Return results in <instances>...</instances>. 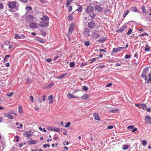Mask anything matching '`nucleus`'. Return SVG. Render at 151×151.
I'll return each mask as SVG.
<instances>
[{"label": "nucleus", "instance_id": "1", "mask_svg": "<svg viewBox=\"0 0 151 151\" xmlns=\"http://www.w3.org/2000/svg\"><path fill=\"white\" fill-rule=\"evenodd\" d=\"M7 5L8 8L10 10H13L15 9L17 7V2L16 1L9 2L7 4Z\"/></svg>", "mask_w": 151, "mask_h": 151}, {"label": "nucleus", "instance_id": "2", "mask_svg": "<svg viewBox=\"0 0 151 151\" xmlns=\"http://www.w3.org/2000/svg\"><path fill=\"white\" fill-rule=\"evenodd\" d=\"M149 68L147 67H146L143 69L141 77L146 81L147 79V77L146 76V74L148 71Z\"/></svg>", "mask_w": 151, "mask_h": 151}, {"label": "nucleus", "instance_id": "3", "mask_svg": "<svg viewBox=\"0 0 151 151\" xmlns=\"http://www.w3.org/2000/svg\"><path fill=\"white\" fill-rule=\"evenodd\" d=\"M125 50V47H120L117 48H114L112 51L113 53L122 51Z\"/></svg>", "mask_w": 151, "mask_h": 151}, {"label": "nucleus", "instance_id": "4", "mask_svg": "<svg viewBox=\"0 0 151 151\" xmlns=\"http://www.w3.org/2000/svg\"><path fill=\"white\" fill-rule=\"evenodd\" d=\"M90 29L87 28H85L83 30V34L84 36L88 37L90 36Z\"/></svg>", "mask_w": 151, "mask_h": 151}, {"label": "nucleus", "instance_id": "5", "mask_svg": "<svg viewBox=\"0 0 151 151\" xmlns=\"http://www.w3.org/2000/svg\"><path fill=\"white\" fill-rule=\"evenodd\" d=\"M100 35L97 32L96 30L93 31L92 35V37L93 39L96 40L100 37Z\"/></svg>", "mask_w": 151, "mask_h": 151}, {"label": "nucleus", "instance_id": "6", "mask_svg": "<svg viewBox=\"0 0 151 151\" xmlns=\"http://www.w3.org/2000/svg\"><path fill=\"white\" fill-rule=\"evenodd\" d=\"M48 22H46L45 21H42L40 22L39 25L42 27H45L48 25Z\"/></svg>", "mask_w": 151, "mask_h": 151}, {"label": "nucleus", "instance_id": "7", "mask_svg": "<svg viewBox=\"0 0 151 151\" xmlns=\"http://www.w3.org/2000/svg\"><path fill=\"white\" fill-rule=\"evenodd\" d=\"M94 10L93 7L91 6H88L86 9V12L87 13L92 12Z\"/></svg>", "mask_w": 151, "mask_h": 151}, {"label": "nucleus", "instance_id": "8", "mask_svg": "<svg viewBox=\"0 0 151 151\" xmlns=\"http://www.w3.org/2000/svg\"><path fill=\"white\" fill-rule=\"evenodd\" d=\"M145 124L149 123L151 124V117L148 116H146L145 119Z\"/></svg>", "mask_w": 151, "mask_h": 151}, {"label": "nucleus", "instance_id": "9", "mask_svg": "<svg viewBox=\"0 0 151 151\" xmlns=\"http://www.w3.org/2000/svg\"><path fill=\"white\" fill-rule=\"evenodd\" d=\"M74 24L73 23L71 24L69 26L68 32L69 34H71L74 29Z\"/></svg>", "mask_w": 151, "mask_h": 151}, {"label": "nucleus", "instance_id": "10", "mask_svg": "<svg viewBox=\"0 0 151 151\" xmlns=\"http://www.w3.org/2000/svg\"><path fill=\"white\" fill-rule=\"evenodd\" d=\"M136 106L138 107H141L142 109L143 110H145L147 109V106L146 105L144 104H136Z\"/></svg>", "mask_w": 151, "mask_h": 151}, {"label": "nucleus", "instance_id": "11", "mask_svg": "<svg viewBox=\"0 0 151 151\" xmlns=\"http://www.w3.org/2000/svg\"><path fill=\"white\" fill-rule=\"evenodd\" d=\"M103 8L99 5H96L95 7V10L98 12H101L102 11Z\"/></svg>", "mask_w": 151, "mask_h": 151}, {"label": "nucleus", "instance_id": "12", "mask_svg": "<svg viewBox=\"0 0 151 151\" xmlns=\"http://www.w3.org/2000/svg\"><path fill=\"white\" fill-rule=\"evenodd\" d=\"M33 17L32 15H28L27 16L25 20L27 21H32Z\"/></svg>", "mask_w": 151, "mask_h": 151}, {"label": "nucleus", "instance_id": "13", "mask_svg": "<svg viewBox=\"0 0 151 151\" xmlns=\"http://www.w3.org/2000/svg\"><path fill=\"white\" fill-rule=\"evenodd\" d=\"M95 25V24L93 21L88 22V27L91 29H92Z\"/></svg>", "mask_w": 151, "mask_h": 151}, {"label": "nucleus", "instance_id": "14", "mask_svg": "<svg viewBox=\"0 0 151 151\" xmlns=\"http://www.w3.org/2000/svg\"><path fill=\"white\" fill-rule=\"evenodd\" d=\"M30 28H36L37 27V26L36 23L32 22L29 25Z\"/></svg>", "mask_w": 151, "mask_h": 151}, {"label": "nucleus", "instance_id": "15", "mask_svg": "<svg viewBox=\"0 0 151 151\" xmlns=\"http://www.w3.org/2000/svg\"><path fill=\"white\" fill-rule=\"evenodd\" d=\"M31 130H29V131L25 132L24 133L23 135L26 137H29L32 136L31 134Z\"/></svg>", "mask_w": 151, "mask_h": 151}, {"label": "nucleus", "instance_id": "16", "mask_svg": "<svg viewBox=\"0 0 151 151\" xmlns=\"http://www.w3.org/2000/svg\"><path fill=\"white\" fill-rule=\"evenodd\" d=\"M106 40V37H103L102 38L99 39L97 41L100 43H102L105 42Z\"/></svg>", "mask_w": 151, "mask_h": 151}, {"label": "nucleus", "instance_id": "17", "mask_svg": "<svg viewBox=\"0 0 151 151\" xmlns=\"http://www.w3.org/2000/svg\"><path fill=\"white\" fill-rule=\"evenodd\" d=\"M93 116L94 117V119L95 120L99 121L100 119L99 114L96 113H94L93 114Z\"/></svg>", "mask_w": 151, "mask_h": 151}, {"label": "nucleus", "instance_id": "18", "mask_svg": "<svg viewBox=\"0 0 151 151\" xmlns=\"http://www.w3.org/2000/svg\"><path fill=\"white\" fill-rule=\"evenodd\" d=\"M67 97L70 99H72L78 98V96H73V95H72L71 93H68L67 94Z\"/></svg>", "mask_w": 151, "mask_h": 151}, {"label": "nucleus", "instance_id": "19", "mask_svg": "<svg viewBox=\"0 0 151 151\" xmlns=\"http://www.w3.org/2000/svg\"><path fill=\"white\" fill-rule=\"evenodd\" d=\"M42 21H45L46 22H48L49 17L47 16H44L41 18Z\"/></svg>", "mask_w": 151, "mask_h": 151}, {"label": "nucleus", "instance_id": "20", "mask_svg": "<svg viewBox=\"0 0 151 151\" xmlns=\"http://www.w3.org/2000/svg\"><path fill=\"white\" fill-rule=\"evenodd\" d=\"M89 96L87 94H84L81 97V98L83 100H85L86 99L89 98Z\"/></svg>", "mask_w": 151, "mask_h": 151}, {"label": "nucleus", "instance_id": "21", "mask_svg": "<svg viewBox=\"0 0 151 151\" xmlns=\"http://www.w3.org/2000/svg\"><path fill=\"white\" fill-rule=\"evenodd\" d=\"M126 29L127 27L126 26H124L121 27L120 29H118L117 30V32H122L124 30H126Z\"/></svg>", "mask_w": 151, "mask_h": 151}, {"label": "nucleus", "instance_id": "22", "mask_svg": "<svg viewBox=\"0 0 151 151\" xmlns=\"http://www.w3.org/2000/svg\"><path fill=\"white\" fill-rule=\"evenodd\" d=\"M4 115L5 117H8L9 119H13V117L9 114L5 113L4 114Z\"/></svg>", "mask_w": 151, "mask_h": 151}, {"label": "nucleus", "instance_id": "23", "mask_svg": "<svg viewBox=\"0 0 151 151\" xmlns=\"http://www.w3.org/2000/svg\"><path fill=\"white\" fill-rule=\"evenodd\" d=\"M67 75V74L66 73H65L64 74H63V75H60L58 77L56 78L59 79H61L65 77V76Z\"/></svg>", "mask_w": 151, "mask_h": 151}, {"label": "nucleus", "instance_id": "24", "mask_svg": "<svg viewBox=\"0 0 151 151\" xmlns=\"http://www.w3.org/2000/svg\"><path fill=\"white\" fill-rule=\"evenodd\" d=\"M82 11V8L81 7V6H79V8L77 9L75 12H72V14H73L75 12H78L79 13L81 12Z\"/></svg>", "mask_w": 151, "mask_h": 151}, {"label": "nucleus", "instance_id": "25", "mask_svg": "<svg viewBox=\"0 0 151 151\" xmlns=\"http://www.w3.org/2000/svg\"><path fill=\"white\" fill-rule=\"evenodd\" d=\"M28 143L29 144H34L37 143V142L35 140H30L28 142Z\"/></svg>", "mask_w": 151, "mask_h": 151}, {"label": "nucleus", "instance_id": "26", "mask_svg": "<svg viewBox=\"0 0 151 151\" xmlns=\"http://www.w3.org/2000/svg\"><path fill=\"white\" fill-rule=\"evenodd\" d=\"M99 58H96L92 59L90 62L91 63H92L96 60H97V61H99Z\"/></svg>", "mask_w": 151, "mask_h": 151}, {"label": "nucleus", "instance_id": "27", "mask_svg": "<svg viewBox=\"0 0 151 151\" xmlns=\"http://www.w3.org/2000/svg\"><path fill=\"white\" fill-rule=\"evenodd\" d=\"M54 85V83H50L47 86V88H50L52 86Z\"/></svg>", "mask_w": 151, "mask_h": 151}, {"label": "nucleus", "instance_id": "28", "mask_svg": "<svg viewBox=\"0 0 151 151\" xmlns=\"http://www.w3.org/2000/svg\"><path fill=\"white\" fill-rule=\"evenodd\" d=\"M52 130H53L55 132H59L60 131V129L56 127L54 129H51Z\"/></svg>", "mask_w": 151, "mask_h": 151}, {"label": "nucleus", "instance_id": "29", "mask_svg": "<svg viewBox=\"0 0 151 151\" xmlns=\"http://www.w3.org/2000/svg\"><path fill=\"white\" fill-rule=\"evenodd\" d=\"M129 12V11L128 10H126L124 12V13L123 14V16L124 18H125L126 16L128 14V13Z\"/></svg>", "mask_w": 151, "mask_h": 151}, {"label": "nucleus", "instance_id": "30", "mask_svg": "<svg viewBox=\"0 0 151 151\" xmlns=\"http://www.w3.org/2000/svg\"><path fill=\"white\" fill-rule=\"evenodd\" d=\"M18 112L19 114H21L22 113V107L19 106L18 109Z\"/></svg>", "mask_w": 151, "mask_h": 151}, {"label": "nucleus", "instance_id": "31", "mask_svg": "<svg viewBox=\"0 0 151 151\" xmlns=\"http://www.w3.org/2000/svg\"><path fill=\"white\" fill-rule=\"evenodd\" d=\"M131 10L134 12H137V9L136 7H132L131 9Z\"/></svg>", "mask_w": 151, "mask_h": 151}, {"label": "nucleus", "instance_id": "32", "mask_svg": "<svg viewBox=\"0 0 151 151\" xmlns=\"http://www.w3.org/2000/svg\"><path fill=\"white\" fill-rule=\"evenodd\" d=\"M96 15L94 13H93L90 14V16L91 17V18L92 19H94Z\"/></svg>", "mask_w": 151, "mask_h": 151}, {"label": "nucleus", "instance_id": "33", "mask_svg": "<svg viewBox=\"0 0 151 151\" xmlns=\"http://www.w3.org/2000/svg\"><path fill=\"white\" fill-rule=\"evenodd\" d=\"M71 2V1H69V0L67 1L66 2V4L65 5L66 7H68L69 6V5L70 4Z\"/></svg>", "mask_w": 151, "mask_h": 151}, {"label": "nucleus", "instance_id": "34", "mask_svg": "<svg viewBox=\"0 0 151 151\" xmlns=\"http://www.w3.org/2000/svg\"><path fill=\"white\" fill-rule=\"evenodd\" d=\"M132 29H130L127 33V35H130L132 32Z\"/></svg>", "mask_w": 151, "mask_h": 151}, {"label": "nucleus", "instance_id": "35", "mask_svg": "<svg viewBox=\"0 0 151 151\" xmlns=\"http://www.w3.org/2000/svg\"><path fill=\"white\" fill-rule=\"evenodd\" d=\"M74 62H71L70 64V67H73L75 65Z\"/></svg>", "mask_w": 151, "mask_h": 151}, {"label": "nucleus", "instance_id": "36", "mask_svg": "<svg viewBox=\"0 0 151 151\" xmlns=\"http://www.w3.org/2000/svg\"><path fill=\"white\" fill-rule=\"evenodd\" d=\"M90 45V42L89 41H87L85 43L84 45L86 46H88Z\"/></svg>", "mask_w": 151, "mask_h": 151}, {"label": "nucleus", "instance_id": "37", "mask_svg": "<svg viewBox=\"0 0 151 151\" xmlns=\"http://www.w3.org/2000/svg\"><path fill=\"white\" fill-rule=\"evenodd\" d=\"M142 144L144 146H146L147 144V142L146 140H143L142 141Z\"/></svg>", "mask_w": 151, "mask_h": 151}, {"label": "nucleus", "instance_id": "38", "mask_svg": "<svg viewBox=\"0 0 151 151\" xmlns=\"http://www.w3.org/2000/svg\"><path fill=\"white\" fill-rule=\"evenodd\" d=\"M128 145H124L123 146V149L124 150H125L128 149Z\"/></svg>", "mask_w": 151, "mask_h": 151}, {"label": "nucleus", "instance_id": "39", "mask_svg": "<svg viewBox=\"0 0 151 151\" xmlns=\"http://www.w3.org/2000/svg\"><path fill=\"white\" fill-rule=\"evenodd\" d=\"M111 111L113 113H117V112H119V110H118L117 109H116L111 110Z\"/></svg>", "mask_w": 151, "mask_h": 151}, {"label": "nucleus", "instance_id": "40", "mask_svg": "<svg viewBox=\"0 0 151 151\" xmlns=\"http://www.w3.org/2000/svg\"><path fill=\"white\" fill-rule=\"evenodd\" d=\"M39 129L41 131H43L44 132H46L47 131L44 128H42L41 127H39Z\"/></svg>", "mask_w": 151, "mask_h": 151}, {"label": "nucleus", "instance_id": "41", "mask_svg": "<svg viewBox=\"0 0 151 151\" xmlns=\"http://www.w3.org/2000/svg\"><path fill=\"white\" fill-rule=\"evenodd\" d=\"M73 19V16L71 15H70L68 17V20H72Z\"/></svg>", "mask_w": 151, "mask_h": 151}, {"label": "nucleus", "instance_id": "42", "mask_svg": "<svg viewBox=\"0 0 151 151\" xmlns=\"http://www.w3.org/2000/svg\"><path fill=\"white\" fill-rule=\"evenodd\" d=\"M50 145L49 144H45L43 145V147L44 148H46L47 147H50Z\"/></svg>", "mask_w": 151, "mask_h": 151}, {"label": "nucleus", "instance_id": "43", "mask_svg": "<svg viewBox=\"0 0 151 151\" xmlns=\"http://www.w3.org/2000/svg\"><path fill=\"white\" fill-rule=\"evenodd\" d=\"M88 88L86 86H83V89L85 91H87L88 90Z\"/></svg>", "mask_w": 151, "mask_h": 151}, {"label": "nucleus", "instance_id": "44", "mask_svg": "<svg viewBox=\"0 0 151 151\" xmlns=\"http://www.w3.org/2000/svg\"><path fill=\"white\" fill-rule=\"evenodd\" d=\"M131 57V56L128 55H125L124 58L126 59H129Z\"/></svg>", "mask_w": 151, "mask_h": 151}, {"label": "nucleus", "instance_id": "45", "mask_svg": "<svg viewBox=\"0 0 151 151\" xmlns=\"http://www.w3.org/2000/svg\"><path fill=\"white\" fill-rule=\"evenodd\" d=\"M32 9V8L30 6L26 7L25 8V9L27 11H29L30 10H31Z\"/></svg>", "mask_w": 151, "mask_h": 151}, {"label": "nucleus", "instance_id": "46", "mask_svg": "<svg viewBox=\"0 0 151 151\" xmlns=\"http://www.w3.org/2000/svg\"><path fill=\"white\" fill-rule=\"evenodd\" d=\"M26 81H27L26 83H30L32 81L31 79L29 78H27L26 80Z\"/></svg>", "mask_w": 151, "mask_h": 151}, {"label": "nucleus", "instance_id": "47", "mask_svg": "<svg viewBox=\"0 0 151 151\" xmlns=\"http://www.w3.org/2000/svg\"><path fill=\"white\" fill-rule=\"evenodd\" d=\"M148 35V34L147 33H144L143 34H141L139 35V37H141V36H144L145 35L147 36Z\"/></svg>", "mask_w": 151, "mask_h": 151}, {"label": "nucleus", "instance_id": "48", "mask_svg": "<svg viewBox=\"0 0 151 151\" xmlns=\"http://www.w3.org/2000/svg\"><path fill=\"white\" fill-rule=\"evenodd\" d=\"M19 36L17 34H15L14 36V38L15 39H19Z\"/></svg>", "mask_w": 151, "mask_h": 151}, {"label": "nucleus", "instance_id": "49", "mask_svg": "<svg viewBox=\"0 0 151 151\" xmlns=\"http://www.w3.org/2000/svg\"><path fill=\"white\" fill-rule=\"evenodd\" d=\"M142 10L143 12L144 13H145L146 12V9L145 7L143 6L142 7Z\"/></svg>", "mask_w": 151, "mask_h": 151}, {"label": "nucleus", "instance_id": "50", "mask_svg": "<svg viewBox=\"0 0 151 151\" xmlns=\"http://www.w3.org/2000/svg\"><path fill=\"white\" fill-rule=\"evenodd\" d=\"M30 100L32 103H33L34 101L33 97L32 96H30Z\"/></svg>", "mask_w": 151, "mask_h": 151}, {"label": "nucleus", "instance_id": "51", "mask_svg": "<svg viewBox=\"0 0 151 151\" xmlns=\"http://www.w3.org/2000/svg\"><path fill=\"white\" fill-rule=\"evenodd\" d=\"M13 94V93L12 92H11L9 93H7L6 95L10 97L12 96Z\"/></svg>", "mask_w": 151, "mask_h": 151}, {"label": "nucleus", "instance_id": "52", "mask_svg": "<svg viewBox=\"0 0 151 151\" xmlns=\"http://www.w3.org/2000/svg\"><path fill=\"white\" fill-rule=\"evenodd\" d=\"M70 124V122L67 123V124L65 125V127L66 128L69 127Z\"/></svg>", "mask_w": 151, "mask_h": 151}, {"label": "nucleus", "instance_id": "53", "mask_svg": "<svg viewBox=\"0 0 151 151\" xmlns=\"http://www.w3.org/2000/svg\"><path fill=\"white\" fill-rule=\"evenodd\" d=\"M134 128V126L132 125H129L127 127V129H132Z\"/></svg>", "mask_w": 151, "mask_h": 151}, {"label": "nucleus", "instance_id": "54", "mask_svg": "<svg viewBox=\"0 0 151 151\" xmlns=\"http://www.w3.org/2000/svg\"><path fill=\"white\" fill-rule=\"evenodd\" d=\"M86 65V63H82L80 67L83 68L84 66Z\"/></svg>", "mask_w": 151, "mask_h": 151}, {"label": "nucleus", "instance_id": "55", "mask_svg": "<svg viewBox=\"0 0 151 151\" xmlns=\"http://www.w3.org/2000/svg\"><path fill=\"white\" fill-rule=\"evenodd\" d=\"M53 96L52 95L50 96L48 98V100H52L53 99Z\"/></svg>", "mask_w": 151, "mask_h": 151}, {"label": "nucleus", "instance_id": "56", "mask_svg": "<svg viewBox=\"0 0 151 151\" xmlns=\"http://www.w3.org/2000/svg\"><path fill=\"white\" fill-rule=\"evenodd\" d=\"M52 60L51 59H50V58H48L46 60V61L48 63L51 62Z\"/></svg>", "mask_w": 151, "mask_h": 151}, {"label": "nucleus", "instance_id": "57", "mask_svg": "<svg viewBox=\"0 0 151 151\" xmlns=\"http://www.w3.org/2000/svg\"><path fill=\"white\" fill-rule=\"evenodd\" d=\"M37 101L38 103H41L42 102V100L40 99H37Z\"/></svg>", "mask_w": 151, "mask_h": 151}, {"label": "nucleus", "instance_id": "58", "mask_svg": "<svg viewBox=\"0 0 151 151\" xmlns=\"http://www.w3.org/2000/svg\"><path fill=\"white\" fill-rule=\"evenodd\" d=\"M112 85V83H109L108 84H107L106 86V87H110Z\"/></svg>", "mask_w": 151, "mask_h": 151}, {"label": "nucleus", "instance_id": "59", "mask_svg": "<svg viewBox=\"0 0 151 151\" xmlns=\"http://www.w3.org/2000/svg\"><path fill=\"white\" fill-rule=\"evenodd\" d=\"M150 50V48L149 47H146L145 48V50L146 51H149Z\"/></svg>", "mask_w": 151, "mask_h": 151}, {"label": "nucleus", "instance_id": "60", "mask_svg": "<svg viewBox=\"0 0 151 151\" xmlns=\"http://www.w3.org/2000/svg\"><path fill=\"white\" fill-rule=\"evenodd\" d=\"M68 150V148L66 146H65L64 147V151H67Z\"/></svg>", "mask_w": 151, "mask_h": 151}, {"label": "nucleus", "instance_id": "61", "mask_svg": "<svg viewBox=\"0 0 151 151\" xmlns=\"http://www.w3.org/2000/svg\"><path fill=\"white\" fill-rule=\"evenodd\" d=\"M113 128V126H111V125L107 127V128L108 129H112Z\"/></svg>", "mask_w": 151, "mask_h": 151}, {"label": "nucleus", "instance_id": "62", "mask_svg": "<svg viewBox=\"0 0 151 151\" xmlns=\"http://www.w3.org/2000/svg\"><path fill=\"white\" fill-rule=\"evenodd\" d=\"M68 10L69 12H71L72 11V6H70L69 7Z\"/></svg>", "mask_w": 151, "mask_h": 151}, {"label": "nucleus", "instance_id": "63", "mask_svg": "<svg viewBox=\"0 0 151 151\" xmlns=\"http://www.w3.org/2000/svg\"><path fill=\"white\" fill-rule=\"evenodd\" d=\"M99 51H100V52H106V50L102 49H100L99 50Z\"/></svg>", "mask_w": 151, "mask_h": 151}, {"label": "nucleus", "instance_id": "64", "mask_svg": "<svg viewBox=\"0 0 151 151\" xmlns=\"http://www.w3.org/2000/svg\"><path fill=\"white\" fill-rule=\"evenodd\" d=\"M10 57V55H6L5 56V58L4 59V60H5L7 58H9Z\"/></svg>", "mask_w": 151, "mask_h": 151}]
</instances>
